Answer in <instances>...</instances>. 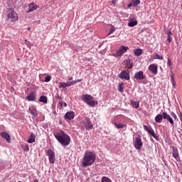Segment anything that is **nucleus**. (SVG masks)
Instances as JSON below:
<instances>
[{
  "mask_svg": "<svg viewBox=\"0 0 182 182\" xmlns=\"http://www.w3.org/2000/svg\"><path fill=\"white\" fill-rule=\"evenodd\" d=\"M96 161V154L92 151H85L81 164L82 167H89Z\"/></svg>",
  "mask_w": 182,
  "mask_h": 182,
  "instance_id": "nucleus-1",
  "label": "nucleus"
},
{
  "mask_svg": "<svg viewBox=\"0 0 182 182\" xmlns=\"http://www.w3.org/2000/svg\"><path fill=\"white\" fill-rule=\"evenodd\" d=\"M54 136L62 146H69L70 144V136L65 134L63 131L57 132Z\"/></svg>",
  "mask_w": 182,
  "mask_h": 182,
  "instance_id": "nucleus-2",
  "label": "nucleus"
},
{
  "mask_svg": "<svg viewBox=\"0 0 182 182\" xmlns=\"http://www.w3.org/2000/svg\"><path fill=\"white\" fill-rule=\"evenodd\" d=\"M82 100L84 103H86L87 106H90V107H95L96 105H98L97 101L93 100V97H92L90 95H83L82 96Z\"/></svg>",
  "mask_w": 182,
  "mask_h": 182,
  "instance_id": "nucleus-3",
  "label": "nucleus"
},
{
  "mask_svg": "<svg viewBox=\"0 0 182 182\" xmlns=\"http://www.w3.org/2000/svg\"><path fill=\"white\" fill-rule=\"evenodd\" d=\"M6 21L10 22H16L18 21V14L12 8H9L6 11Z\"/></svg>",
  "mask_w": 182,
  "mask_h": 182,
  "instance_id": "nucleus-4",
  "label": "nucleus"
},
{
  "mask_svg": "<svg viewBox=\"0 0 182 182\" xmlns=\"http://www.w3.org/2000/svg\"><path fill=\"white\" fill-rule=\"evenodd\" d=\"M82 128L85 129V130H92L93 129V123L89 118H85L82 121Z\"/></svg>",
  "mask_w": 182,
  "mask_h": 182,
  "instance_id": "nucleus-5",
  "label": "nucleus"
},
{
  "mask_svg": "<svg viewBox=\"0 0 182 182\" xmlns=\"http://www.w3.org/2000/svg\"><path fill=\"white\" fill-rule=\"evenodd\" d=\"M82 79L80 80H75L74 81H70L68 82H60L59 87L65 89V87H69V86H72V85H75L76 83H79V82H82Z\"/></svg>",
  "mask_w": 182,
  "mask_h": 182,
  "instance_id": "nucleus-6",
  "label": "nucleus"
},
{
  "mask_svg": "<svg viewBox=\"0 0 182 182\" xmlns=\"http://www.w3.org/2000/svg\"><path fill=\"white\" fill-rule=\"evenodd\" d=\"M47 156H48V160L50 164H53L56 159L55 151H53L52 149H48L47 151Z\"/></svg>",
  "mask_w": 182,
  "mask_h": 182,
  "instance_id": "nucleus-7",
  "label": "nucleus"
},
{
  "mask_svg": "<svg viewBox=\"0 0 182 182\" xmlns=\"http://www.w3.org/2000/svg\"><path fill=\"white\" fill-rule=\"evenodd\" d=\"M129 49V47H126L124 46H122L119 49H118L115 54L114 56H122V55L126 53L127 52V50Z\"/></svg>",
  "mask_w": 182,
  "mask_h": 182,
  "instance_id": "nucleus-8",
  "label": "nucleus"
},
{
  "mask_svg": "<svg viewBox=\"0 0 182 182\" xmlns=\"http://www.w3.org/2000/svg\"><path fill=\"white\" fill-rule=\"evenodd\" d=\"M134 146L136 150H140V149H141V147H143V141H141V138L136 137L135 139Z\"/></svg>",
  "mask_w": 182,
  "mask_h": 182,
  "instance_id": "nucleus-9",
  "label": "nucleus"
},
{
  "mask_svg": "<svg viewBox=\"0 0 182 182\" xmlns=\"http://www.w3.org/2000/svg\"><path fill=\"white\" fill-rule=\"evenodd\" d=\"M119 77L124 79V80H130V71L129 70L122 71L119 74Z\"/></svg>",
  "mask_w": 182,
  "mask_h": 182,
  "instance_id": "nucleus-10",
  "label": "nucleus"
},
{
  "mask_svg": "<svg viewBox=\"0 0 182 182\" xmlns=\"http://www.w3.org/2000/svg\"><path fill=\"white\" fill-rule=\"evenodd\" d=\"M134 77L136 80H143L144 79H146V76H144V73H143V71L136 73Z\"/></svg>",
  "mask_w": 182,
  "mask_h": 182,
  "instance_id": "nucleus-11",
  "label": "nucleus"
},
{
  "mask_svg": "<svg viewBox=\"0 0 182 182\" xmlns=\"http://www.w3.org/2000/svg\"><path fill=\"white\" fill-rule=\"evenodd\" d=\"M38 8L39 6H38L35 2H32L28 5L27 14H29V12H33V11H36Z\"/></svg>",
  "mask_w": 182,
  "mask_h": 182,
  "instance_id": "nucleus-12",
  "label": "nucleus"
},
{
  "mask_svg": "<svg viewBox=\"0 0 182 182\" xmlns=\"http://www.w3.org/2000/svg\"><path fill=\"white\" fill-rule=\"evenodd\" d=\"M164 119L167 120V122H168L171 126H174V120L170 116V114H167V112H164Z\"/></svg>",
  "mask_w": 182,
  "mask_h": 182,
  "instance_id": "nucleus-13",
  "label": "nucleus"
},
{
  "mask_svg": "<svg viewBox=\"0 0 182 182\" xmlns=\"http://www.w3.org/2000/svg\"><path fill=\"white\" fill-rule=\"evenodd\" d=\"M144 129L146 130L149 133V134H151L154 139H157V136H156V134L154 133V130L151 128H149L146 125H144Z\"/></svg>",
  "mask_w": 182,
  "mask_h": 182,
  "instance_id": "nucleus-14",
  "label": "nucleus"
},
{
  "mask_svg": "<svg viewBox=\"0 0 182 182\" xmlns=\"http://www.w3.org/2000/svg\"><path fill=\"white\" fill-rule=\"evenodd\" d=\"M64 119L65 120H73V119H75V112H67L64 116Z\"/></svg>",
  "mask_w": 182,
  "mask_h": 182,
  "instance_id": "nucleus-15",
  "label": "nucleus"
},
{
  "mask_svg": "<svg viewBox=\"0 0 182 182\" xmlns=\"http://www.w3.org/2000/svg\"><path fill=\"white\" fill-rule=\"evenodd\" d=\"M149 70L154 73V75H157L158 73V67L157 65L151 64L149 66Z\"/></svg>",
  "mask_w": 182,
  "mask_h": 182,
  "instance_id": "nucleus-16",
  "label": "nucleus"
},
{
  "mask_svg": "<svg viewBox=\"0 0 182 182\" xmlns=\"http://www.w3.org/2000/svg\"><path fill=\"white\" fill-rule=\"evenodd\" d=\"M0 136H1L7 143H11V135H9V134L6 132H3L0 134Z\"/></svg>",
  "mask_w": 182,
  "mask_h": 182,
  "instance_id": "nucleus-17",
  "label": "nucleus"
},
{
  "mask_svg": "<svg viewBox=\"0 0 182 182\" xmlns=\"http://www.w3.org/2000/svg\"><path fill=\"white\" fill-rule=\"evenodd\" d=\"M172 154L173 156L174 157V159H176V160H178V159L180 158V154H178V149H177V147L176 146H172Z\"/></svg>",
  "mask_w": 182,
  "mask_h": 182,
  "instance_id": "nucleus-18",
  "label": "nucleus"
},
{
  "mask_svg": "<svg viewBox=\"0 0 182 182\" xmlns=\"http://www.w3.org/2000/svg\"><path fill=\"white\" fill-rule=\"evenodd\" d=\"M163 119H164V112L161 114H159L155 117L156 123H161L163 122Z\"/></svg>",
  "mask_w": 182,
  "mask_h": 182,
  "instance_id": "nucleus-19",
  "label": "nucleus"
},
{
  "mask_svg": "<svg viewBox=\"0 0 182 182\" xmlns=\"http://www.w3.org/2000/svg\"><path fill=\"white\" fill-rule=\"evenodd\" d=\"M28 102H35L36 100V95L35 92H31L29 95L26 97Z\"/></svg>",
  "mask_w": 182,
  "mask_h": 182,
  "instance_id": "nucleus-20",
  "label": "nucleus"
},
{
  "mask_svg": "<svg viewBox=\"0 0 182 182\" xmlns=\"http://www.w3.org/2000/svg\"><path fill=\"white\" fill-rule=\"evenodd\" d=\"M124 65L127 68V69H132L133 68V61L131 60H124Z\"/></svg>",
  "mask_w": 182,
  "mask_h": 182,
  "instance_id": "nucleus-21",
  "label": "nucleus"
},
{
  "mask_svg": "<svg viewBox=\"0 0 182 182\" xmlns=\"http://www.w3.org/2000/svg\"><path fill=\"white\" fill-rule=\"evenodd\" d=\"M131 105L132 106V107H134V109H139V106H140V102H139L138 101H131Z\"/></svg>",
  "mask_w": 182,
  "mask_h": 182,
  "instance_id": "nucleus-22",
  "label": "nucleus"
},
{
  "mask_svg": "<svg viewBox=\"0 0 182 182\" xmlns=\"http://www.w3.org/2000/svg\"><path fill=\"white\" fill-rule=\"evenodd\" d=\"M114 124L117 129H123V127H126V124L120 122H114Z\"/></svg>",
  "mask_w": 182,
  "mask_h": 182,
  "instance_id": "nucleus-23",
  "label": "nucleus"
},
{
  "mask_svg": "<svg viewBox=\"0 0 182 182\" xmlns=\"http://www.w3.org/2000/svg\"><path fill=\"white\" fill-rule=\"evenodd\" d=\"M136 25H137V21L136 20H131L128 23V26H129V28H133V26H136Z\"/></svg>",
  "mask_w": 182,
  "mask_h": 182,
  "instance_id": "nucleus-24",
  "label": "nucleus"
},
{
  "mask_svg": "<svg viewBox=\"0 0 182 182\" xmlns=\"http://www.w3.org/2000/svg\"><path fill=\"white\" fill-rule=\"evenodd\" d=\"M39 102L41 103H48V97L45 95H41L40 97Z\"/></svg>",
  "mask_w": 182,
  "mask_h": 182,
  "instance_id": "nucleus-25",
  "label": "nucleus"
},
{
  "mask_svg": "<svg viewBox=\"0 0 182 182\" xmlns=\"http://www.w3.org/2000/svg\"><path fill=\"white\" fill-rule=\"evenodd\" d=\"M35 134H31V136L28 137V143L32 144V143H35Z\"/></svg>",
  "mask_w": 182,
  "mask_h": 182,
  "instance_id": "nucleus-26",
  "label": "nucleus"
},
{
  "mask_svg": "<svg viewBox=\"0 0 182 182\" xmlns=\"http://www.w3.org/2000/svg\"><path fill=\"white\" fill-rule=\"evenodd\" d=\"M134 53L135 56H140L141 53H143V50H141V48H137L134 51Z\"/></svg>",
  "mask_w": 182,
  "mask_h": 182,
  "instance_id": "nucleus-27",
  "label": "nucleus"
},
{
  "mask_svg": "<svg viewBox=\"0 0 182 182\" xmlns=\"http://www.w3.org/2000/svg\"><path fill=\"white\" fill-rule=\"evenodd\" d=\"M167 35V41L169 42V43H171V41H173L171 38V36H173V33H171V31H168Z\"/></svg>",
  "mask_w": 182,
  "mask_h": 182,
  "instance_id": "nucleus-28",
  "label": "nucleus"
},
{
  "mask_svg": "<svg viewBox=\"0 0 182 182\" xmlns=\"http://www.w3.org/2000/svg\"><path fill=\"white\" fill-rule=\"evenodd\" d=\"M21 149H23L24 151H29V145H28V144H24L21 145Z\"/></svg>",
  "mask_w": 182,
  "mask_h": 182,
  "instance_id": "nucleus-29",
  "label": "nucleus"
},
{
  "mask_svg": "<svg viewBox=\"0 0 182 182\" xmlns=\"http://www.w3.org/2000/svg\"><path fill=\"white\" fill-rule=\"evenodd\" d=\"M154 59H159V60H163V56L159 55L158 53H155L154 55Z\"/></svg>",
  "mask_w": 182,
  "mask_h": 182,
  "instance_id": "nucleus-30",
  "label": "nucleus"
},
{
  "mask_svg": "<svg viewBox=\"0 0 182 182\" xmlns=\"http://www.w3.org/2000/svg\"><path fill=\"white\" fill-rule=\"evenodd\" d=\"M140 4V0H132V5H133V6H137V5H139Z\"/></svg>",
  "mask_w": 182,
  "mask_h": 182,
  "instance_id": "nucleus-31",
  "label": "nucleus"
},
{
  "mask_svg": "<svg viewBox=\"0 0 182 182\" xmlns=\"http://www.w3.org/2000/svg\"><path fill=\"white\" fill-rule=\"evenodd\" d=\"M101 182H112V180L106 176H103Z\"/></svg>",
  "mask_w": 182,
  "mask_h": 182,
  "instance_id": "nucleus-32",
  "label": "nucleus"
},
{
  "mask_svg": "<svg viewBox=\"0 0 182 182\" xmlns=\"http://www.w3.org/2000/svg\"><path fill=\"white\" fill-rule=\"evenodd\" d=\"M60 107H68V104L66 102H63V101H60L59 102Z\"/></svg>",
  "mask_w": 182,
  "mask_h": 182,
  "instance_id": "nucleus-33",
  "label": "nucleus"
},
{
  "mask_svg": "<svg viewBox=\"0 0 182 182\" xmlns=\"http://www.w3.org/2000/svg\"><path fill=\"white\" fill-rule=\"evenodd\" d=\"M63 97H62V92H60V94H59V92H57L55 95V99H63Z\"/></svg>",
  "mask_w": 182,
  "mask_h": 182,
  "instance_id": "nucleus-34",
  "label": "nucleus"
},
{
  "mask_svg": "<svg viewBox=\"0 0 182 182\" xmlns=\"http://www.w3.org/2000/svg\"><path fill=\"white\" fill-rule=\"evenodd\" d=\"M123 85L124 84L123 83H121L118 85V90L119 92H123Z\"/></svg>",
  "mask_w": 182,
  "mask_h": 182,
  "instance_id": "nucleus-35",
  "label": "nucleus"
},
{
  "mask_svg": "<svg viewBox=\"0 0 182 182\" xmlns=\"http://www.w3.org/2000/svg\"><path fill=\"white\" fill-rule=\"evenodd\" d=\"M51 80H52V77H51L50 75H48V76H47V77L45 78L44 82H50Z\"/></svg>",
  "mask_w": 182,
  "mask_h": 182,
  "instance_id": "nucleus-36",
  "label": "nucleus"
},
{
  "mask_svg": "<svg viewBox=\"0 0 182 182\" xmlns=\"http://www.w3.org/2000/svg\"><path fill=\"white\" fill-rule=\"evenodd\" d=\"M171 116L173 117V119H174V120H177V115H176L174 112H171Z\"/></svg>",
  "mask_w": 182,
  "mask_h": 182,
  "instance_id": "nucleus-37",
  "label": "nucleus"
},
{
  "mask_svg": "<svg viewBox=\"0 0 182 182\" xmlns=\"http://www.w3.org/2000/svg\"><path fill=\"white\" fill-rule=\"evenodd\" d=\"M114 31H115L114 27H112L108 35H112V33H113Z\"/></svg>",
  "mask_w": 182,
  "mask_h": 182,
  "instance_id": "nucleus-38",
  "label": "nucleus"
},
{
  "mask_svg": "<svg viewBox=\"0 0 182 182\" xmlns=\"http://www.w3.org/2000/svg\"><path fill=\"white\" fill-rule=\"evenodd\" d=\"M167 65L171 68V60H170V58H168L167 60Z\"/></svg>",
  "mask_w": 182,
  "mask_h": 182,
  "instance_id": "nucleus-39",
  "label": "nucleus"
},
{
  "mask_svg": "<svg viewBox=\"0 0 182 182\" xmlns=\"http://www.w3.org/2000/svg\"><path fill=\"white\" fill-rule=\"evenodd\" d=\"M111 2L113 5H116L117 0H112Z\"/></svg>",
  "mask_w": 182,
  "mask_h": 182,
  "instance_id": "nucleus-40",
  "label": "nucleus"
},
{
  "mask_svg": "<svg viewBox=\"0 0 182 182\" xmlns=\"http://www.w3.org/2000/svg\"><path fill=\"white\" fill-rule=\"evenodd\" d=\"M171 79L172 82L174 80V77L173 76V71H171Z\"/></svg>",
  "mask_w": 182,
  "mask_h": 182,
  "instance_id": "nucleus-41",
  "label": "nucleus"
},
{
  "mask_svg": "<svg viewBox=\"0 0 182 182\" xmlns=\"http://www.w3.org/2000/svg\"><path fill=\"white\" fill-rule=\"evenodd\" d=\"M179 117H180L181 122H182V112L180 113Z\"/></svg>",
  "mask_w": 182,
  "mask_h": 182,
  "instance_id": "nucleus-42",
  "label": "nucleus"
},
{
  "mask_svg": "<svg viewBox=\"0 0 182 182\" xmlns=\"http://www.w3.org/2000/svg\"><path fill=\"white\" fill-rule=\"evenodd\" d=\"M173 86H176V80L172 81Z\"/></svg>",
  "mask_w": 182,
  "mask_h": 182,
  "instance_id": "nucleus-43",
  "label": "nucleus"
},
{
  "mask_svg": "<svg viewBox=\"0 0 182 182\" xmlns=\"http://www.w3.org/2000/svg\"><path fill=\"white\" fill-rule=\"evenodd\" d=\"M30 114H32V116H35V112H30Z\"/></svg>",
  "mask_w": 182,
  "mask_h": 182,
  "instance_id": "nucleus-44",
  "label": "nucleus"
},
{
  "mask_svg": "<svg viewBox=\"0 0 182 182\" xmlns=\"http://www.w3.org/2000/svg\"><path fill=\"white\" fill-rule=\"evenodd\" d=\"M72 79H73V77H70L68 78V80H72Z\"/></svg>",
  "mask_w": 182,
  "mask_h": 182,
  "instance_id": "nucleus-45",
  "label": "nucleus"
},
{
  "mask_svg": "<svg viewBox=\"0 0 182 182\" xmlns=\"http://www.w3.org/2000/svg\"><path fill=\"white\" fill-rule=\"evenodd\" d=\"M28 31H31V27L27 28Z\"/></svg>",
  "mask_w": 182,
  "mask_h": 182,
  "instance_id": "nucleus-46",
  "label": "nucleus"
}]
</instances>
